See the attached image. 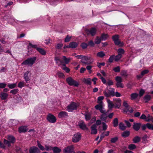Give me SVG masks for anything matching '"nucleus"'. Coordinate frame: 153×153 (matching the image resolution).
I'll use <instances>...</instances> for the list:
<instances>
[{
    "instance_id": "1",
    "label": "nucleus",
    "mask_w": 153,
    "mask_h": 153,
    "mask_svg": "<svg viewBox=\"0 0 153 153\" xmlns=\"http://www.w3.org/2000/svg\"><path fill=\"white\" fill-rule=\"evenodd\" d=\"M36 59V58L35 57L28 58L23 61L22 63V65L32 66L35 62Z\"/></svg>"
},
{
    "instance_id": "2",
    "label": "nucleus",
    "mask_w": 153,
    "mask_h": 153,
    "mask_svg": "<svg viewBox=\"0 0 153 153\" xmlns=\"http://www.w3.org/2000/svg\"><path fill=\"white\" fill-rule=\"evenodd\" d=\"M112 39L114 42V44L116 45L119 47H122L124 45L123 42H121L119 40V36L118 35H115L113 36L112 37Z\"/></svg>"
},
{
    "instance_id": "3",
    "label": "nucleus",
    "mask_w": 153,
    "mask_h": 153,
    "mask_svg": "<svg viewBox=\"0 0 153 153\" xmlns=\"http://www.w3.org/2000/svg\"><path fill=\"white\" fill-rule=\"evenodd\" d=\"M108 92L106 90L104 91V95L107 97H108L110 96H115L114 89L113 88H110L109 89L107 90Z\"/></svg>"
},
{
    "instance_id": "4",
    "label": "nucleus",
    "mask_w": 153,
    "mask_h": 153,
    "mask_svg": "<svg viewBox=\"0 0 153 153\" xmlns=\"http://www.w3.org/2000/svg\"><path fill=\"white\" fill-rule=\"evenodd\" d=\"M77 106L76 103L72 102L67 106V110L68 112H72L74 110H76Z\"/></svg>"
},
{
    "instance_id": "5",
    "label": "nucleus",
    "mask_w": 153,
    "mask_h": 153,
    "mask_svg": "<svg viewBox=\"0 0 153 153\" xmlns=\"http://www.w3.org/2000/svg\"><path fill=\"white\" fill-rule=\"evenodd\" d=\"M83 60L81 61V62L86 65H90L94 61L93 59L90 57L84 56Z\"/></svg>"
},
{
    "instance_id": "6",
    "label": "nucleus",
    "mask_w": 153,
    "mask_h": 153,
    "mask_svg": "<svg viewBox=\"0 0 153 153\" xmlns=\"http://www.w3.org/2000/svg\"><path fill=\"white\" fill-rule=\"evenodd\" d=\"M81 137V135L79 132L75 133L72 138V141L74 143H76L79 141Z\"/></svg>"
},
{
    "instance_id": "7",
    "label": "nucleus",
    "mask_w": 153,
    "mask_h": 153,
    "mask_svg": "<svg viewBox=\"0 0 153 153\" xmlns=\"http://www.w3.org/2000/svg\"><path fill=\"white\" fill-rule=\"evenodd\" d=\"M66 80L68 84L70 85H73L77 87L79 85L78 82L74 80L71 77L68 78Z\"/></svg>"
},
{
    "instance_id": "8",
    "label": "nucleus",
    "mask_w": 153,
    "mask_h": 153,
    "mask_svg": "<svg viewBox=\"0 0 153 153\" xmlns=\"http://www.w3.org/2000/svg\"><path fill=\"white\" fill-rule=\"evenodd\" d=\"M85 31L87 35H91V36H93L96 35L97 30L95 28L93 27L90 29H86L85 30Z\"/></svg>"
},
{
    "instance_id": "9",
    "label": "nucleus",
    "mask_w": 153,
    "mask_h": 153,
    "mask_svg": "<svg viewBox=\"0 0 153 153\" xmlns=\"http://www.w3.org/2000/svg\"><path fill=\"white\" fill-rule=\"evenodd\" d=\"M99 104L96 105L95 106V108L97 110H99L100 112L102 113H103L106 112V111L105 110L103 106V102L102 101L100 102H98Z\"/></svg>"
},
{
    "instance_id": "10",
    "label": "nucleus",
    "mask_w": 153,
    "mask_h": 153,
    "mask_svg": "<svg viewBox=\"0 0 153 153\" xmlns=\"http://www.w3.org/2000/svg\"><path fill=\"white\" fill-rule=\"evenodd\" d=\"M47 120L50 123H55L56 120V119L55 117L51 114H48L46 118Z\"/></svg>"
},
{
    "instance_id": "11",
    "label": "nucleus",
    "mask_w": 153,
    "mask_h": 153,
    "mask_svg": "<svg viewBox=\"0 0 153 153\" xmlns=\"http://www.w3.org/2000/svg\"><path fill=\"white\" fill-rule=\"evenodd\" d=\"M74 146L73 145L68 146L63 149V152L64 153H71L73 152Z\"/></svg>"
},
{
    "instance_id": "12",
    "label": "nucleus",
    "mask_w": 153,
    "mask_h": 153,
    "mask_svg": "<svg viewBox=\"0 0 153 153\" xmlns=\"http://www.w3.org/2000/svg\"><path fill=\"white\" fill-rule=\"evenodd\" d=\"M141 129L143 131H145L146 128H147L149 129H151L153 130V124H151L150 123H147L146 124H144L141 126L140 127Z\"/></svg>"
},
{
    "instance_id": "13",
    "label": "nucleus",
    "mask_w": 153,
    "mask_h": 153,
    "mask_svg": "<svg viewBox=\"0 0 153 153\" xmlns=\"http://www.w3.org/2000/svg\"><path fill=\"white\" fill-rule=\"evenodd\" d=\"M30 153H40V151L36 147L33 146L30 148L29 149Z\"/></svg>"
},
{
    "instance_id": "14",
    "label": "nucleus",
    "mask_w": 153,
    "mask_h": 153,
    "mask_svg": "<svg viewBox=\"0 0 153 153\" xmlns=\"http://www.w3.org/2000/svg\"><path fill=\"white\" fill-rule=\"evenodd\" d=\"M141 126V123H134V125L133 126V129L136 131H138L140 129Z\"/></svg>"
},
{
    "instance_id": "15",
    "label": "nucleus",
    "mask_w": 153,
    "mask_h": 153,
    "mask_svg": "<svg viewBox=\"0 0 153 153\" xmlns=\"http://www.w3.org/2000/svg\"><path fill=\"white\" fill-rule=\"evenodd\" d=\"M58 116L59 118H63L68 117V114L65 111H62L59 113Z\"/></svg>"
},
{
    "instance_id": "16",
    "label": "nucleus",
    "mask_w": 153,
    "mask_h": 153,
    "mask_svg": "<svg viewBox=\"0 0 153 153\" xmlns=\"http://www.w3.org/2000/svg\"><path fill=\"white\" fill-rule=\"evenodd\" d=\"M97 126L95 124L93 125L91 127V134H95L97 132Z\"/></svg>"
},
{
    "instance_id": "17",
    "label": "nucleus",
    "mask_w": 153,
    "mask_h": 153,
    "mask_svg": "<svg viewBox=\"0 0 153 153\" xmlns=\"http://www.w3.org/2000/svg\"><path fill=\"white\" fill-rule=\"evenodd\" d=\"M78 125L79 128L82 130H85L87 129L86 126L83 121H81L79 123Z\"/></svg>"
},
{
    "instance_id": "18",
    "label": "nucleus",
    "mask_w": 153,
    "mask_h": 153,
    "mask_svg": "<svg viewBox=\"0 0 153 153\" xmlns=\"http://www.w3.org/2000/svg\"><path fill=\"white\" fill-rule=\"evenodd\" d=\"M27 127L25 126H22L19 128V133H24L26 132L27 129Z\"/></svg>"
},
{
    "instance_id": "19",
    "label": "nucleus",
    "mask_w": 153,
    "mask_h": 153,
    "mask_svg": "<svg viewBox=\"0 0 153 153\" xmlns=\"http://www.w3.org/2000/svg\"><path fill=\"white\" fill-rule=\"evenodd\" d=\"M7 139L10 143H14L15 142V138L13 136L8 135Z\"/></svg>"
},
{
    "instance_id": "20",
    "label": "nucleus",
    "mask_w": 153,
    "mask_h": 153,
    "mask_svg": "<svg viewBox=\"0 0 153 153\" xmlns=\"http://www.w3.org/2000/svg\"><path fill=\"white\" fill-rule=\"evenodd\" d=\"M0 96L2 100H5L8 97V94L7 93L1 92L0 93Z\"/></svg>"
},
{
    "instance_id": "21",
    "label": "nucleus",
    "mask_w": 153,
    "mask_h": 153,
    "mask_svg": "<svg viewBox=\"0 0 153 153\" xmlns=\"http://www.w3.org/2000/svg\"><path fill=\"white\" fill-rule=\"evenodd\" d=\"M29 73V71H27L24 74V77L26 82H27L28 81L30 80V79L28 76Z\"/></svg>"
},
{
    "instance_id": "22",
    "label": "nucleus",
    "mask_w": 153,
    "mask_h": 153,
    "mask_svg": "<svg viewBox=\"0 0 153 153\" xmlns=\"http://www.w3.org/2000/svg\"><path fill=\"white\" fill-rule=\"evenodd\" d=\"M107 112L102 113L100 116V119L102 120L105 121L106 120L108 117Z\"/></svg>"
},
{
    "instance_id": "23",
    "label": "nucleus",
    "mask_w": 153,
    "mask_h": 153,
    "mask_svg": "<svg viewBox=\"0 0 153 153\" xmlns=\"http://www.w3.org/2000/svg\"><path fill=\"white\" fill-rule=\"evenodd\" d=\"M141 140V138L138 136H136L133 139L132 141L133 143H136L140 142Z\"/></svg>"
},
{
    "instance_id": "24",
    "label": "nucleus",
    "mask_w": 153,
    "mask_h": 153,
    "mask_svg": "<svg viewBox=\"0 0 153 153\" xmlns=\"http://www.w3.org/2000/svg\"><path fill=\"white\" fill-rule=\"evenodd\" d=\"M69 45L70 48H75L77 47L78 43L75 42H72L69 43Z\"/></svg>"
},
{
    "instance_id": "25",
    "label": "nucleus",
    "mask_w": 153,
    "mask_h": 153,
    "mask_svg": "<svg viewBox=\"0 0 153 153\" xmlns=\"http://www.w3.org/2000/svg\"><path fill=\"white\" fill-rule=\"evenodd\" d=\"M37 50L42 55H45L46 54V52L42 48H37Z\"/></svg>"
},
{
    "instance_id": "26",
    "label": "nucleus",
    "mask_w": 153,
    "mask_h": 153,
    "mask_svg": "<svg viewBox=\"0 0 153 153\" xmlns=\"http://www.w3.org/2000/svg\"><path fill=\"white\" fill-rule=\"evenodd\" d=\"M83 82L84 83L87 85H90L91 84V79L90 78H84L83 79Z\"/></svg>"
},
{
    "instance_id": "27",
    "label": "nucleus",
    "mask_w": 153,
    "mask_h": 153,
    "mask_svg": "<svg viewBox=\"0 0 153 153\" xmlns=\"http://www.w3.org/2000/svg\"><path fill=\"white\" fill-rule=\"evenodd\" d=\"M52 149L54 153H59L61 151V149L56 146L53 147Z\"/></svg>"
},
{
    "instance_id": "28",
    "label": "nucleus",
    "mask_w": 153,
    "mask_h": 153,
    "mask_svg": "<svg viewBox=\"0 0 153 153\" xmlns=\"http://www.w3.org/2000/svg\"><path fill=\"white\" fill-rule=\"evenodd\" d=\"M130 134V131H126L122 134V136L123 137H128Z\"/></svg>"
},
{
    "instance_id": "29",
    "label": "nucleus",
    "mask_w": 153,
    "mask_h": 153,
    "mask_svg": "<svg viewBox=\"0 0 153 153\" xmlns=\"http://www.w3.org/2000/svg\"><path fill=\"white\" fill-rule=\"evenodd\" d=\"M109 37V36L108 34L102 33L101 35V38L103 40H106Z\"/></svg>"
},
{
    "instance_id": "30",
    "label": "nucleus",
    "mask_w": 153,
    "mask_h": 153,
    "mask_svg": "<svg viewBox=\"0 0 153 153\" xmlns=\"http://www.w3.org/2000/svg\"><path fill=\"white\" fill-rule=\"evenodd\" d=\"M97 56L99 57L102 58L105 56V54L103 51H101L97 53Z\"/></svg>"
},
{
    "instance_id": "31",
    "label": "nucleus",
    "mask_w": 153,
    "mask_h": 153,
    "mask_svg": "<svg viewBox=\"0 0 153 153\" xmlns=\"http://www.w3.org/2000/svg\"><path fill=\"white\" fill-rule=\"evenodd\" d=\"M55 60L56 61V63L59 66L62 62L60 59L58 57H56L55 58Z\"/></svg>"
},
{
    "instance_id": "32",
    "label": "nucleus",
    "mask_w": 153,
    "mask_h": 153,
    "mask_svg": "<svg viewBox=\"0 0 153 153\" xmlns=\"http://www.w3.org/2000/svg\"><path fill=\"white\" fill-rule=\"evenodd\" d=\"M152 121L153 123V117L151 116L149 114H148L147 115V120H146V122H149Z\"/></svg>"
},
{
    "instance_id": "33",
    "label": "nucleus",
    "mask_w": 153,
    "mask_h": 153,
    "mask_svg": "<svg viewBox=\"0 0 153 153\" xmlns=\"http://www.w3.org/2000/svg\"><path fill=\"white\" fill-rule=\"evenodd\" d=\"M119 128L122 130H124L126 128V126L122 123H120L119 125Z\"/></svg>"
},
{
    "instance_id": "34",
    "label": "nucleus",
    "mask_w": 153,
    "mask_h": 153,
    "mask_svg": "<svg viewBox=\"0 0 153 153\" xmlns=\"http://www.w3.org/2000/svg\"><path fill=\"white\" fill-rule=\"evenodd\" d=\"M107 101L108 105V107L109 108H113L114 107V105L112 103V102L110 101L109 100H108Z\"/></svg>"
},
{
    "instance_id": "35",
    "label": "nucleus",
    "mask_w": 153,
    "mask_h": 153,
    "mask_svg": "<svg viewBox=\"0 0 153 153\" xmlns=\"http://www.w3.org/2000/svg\"><path fill=\"white\" fill-rule=\"evenodd\" d=\"M138 94L136 93H133L131 95V99L134 100L136 99L138 96Z\"/></svg>"
},
{
    "instance_id": "36",
    "label": "nucleus",
    "mask_w": 153,
    "mask_h": 153,
    "mask_svg": "<svg viewBox=\"0 0 153 153\" xmlns=\"http://www.w3.org/2000/svg\"><path fill=\"white\" fill-rule=\"evenodd\" d=\"M102 39L99 36H97L95 39V43L97 44H99L101 41Z\"/></svg>"
},
{
    "instance_id": "37",
    "label": "nucleus",
    "mask_w": 153,
    "mask_h": 153,
    "mask_svg": "<svg viewBox=\"0 0 153 153\" xmlns=\"http://www.w3.org/2000/svg\"><path fill=\"white\" fill-rule=\"evenodd\" d=\"M122 57V55L118 54L116 56H115L114 60L116 62L118 61Z\"/></svg>"
},
{
    "instance_id": "38",
    "label": "nucleus",
    "mask_w": 153,
    "mask_h": 153,
    "mask_svg": "<svg viewBox=\"0 0 153 153\" xmlns=\"http://www.w3.org/2000/svg\"><path fill=\"white\" fill-rule=\"evenodd\" d=\"M62 68L65 70L67 73H68L70 71V69L68 68L67 67L66 65L64 64L62 65Z\"/></svg>"
},
{
    "instance_id": "39",
    "label": "nucleus",
    "mask_w": 153,
    "mask_h": 153,
    "mask_svg": "<svg viewBox=\"0 0 153 153\" xmlns=\"http://www.w3.org/2000/svg\"><path fill=\"white\" fill-rule=\"evenodd\" d=\"M151 99V96L149 95H146L144 97V100H145V102H147Z\"/></svg>"
},
{
    "instance_id": "40",
    "label": "nucleus",
    "mask_w": 153,
    "mask_h": 153,
    "mask_svg": "<svg viewBox=\"0 0 153 153\" xmlns=\"http://www.w3.org/2000/svg\"><path fill=\"white\" fill-rule=\"evenodd\" d=\"M118 120L117 118H115L113 121V126L114 127H116L118 125Z\"/></svg>"
},
{
    "instance_id": "41",
    "label": "nucleus",
    "mask_w": 153,
    "mask_h": 153,
    "mask_svg": "<svg viewBox=\"0 0 153 153\" xmlns=\"http://www.w3.org/2000/svg\"><path fill=\"white\" fill-rule=\"evenodd\" d=\"M127 71L125 70H123L121 72L120 74L122 76L127 77L128 76V74H127Z\"/></svg>"
},
{
    "instance_id": "42",
    "label": "nucleus",
    "mask_w": 153,
    "mask_h": 153,
    "mask_svg": "<svg viewBox=\"0 0 153 153\" xmlns=\"http://www.w3.org/2000/svg\"><path fill=\"white\" fill-rule=\"evenodd\" d=\"M136 147V145L134 144H130L128 146V149L131 150L135 149Z\"/></svg>"
},
{
    "instance_id": "43",
    "label": "nucleus",
    "mask_w": 153,
    "mask_h": 153,
    "mask_svg": "<svg viewBox=\"0 0 153 153\" xmlns=\"http://www.w3.org/2000/svg\"><path fill=\"white\" fill-rule=\"evenodd\" d=\"M116 85L117 88H123L124 87L122 83V82H117Z\"/></svg>"
},
{
    "instance_id": "44",
    "label": "nucleus",
    "mask_w": 153,
    "mask_h": 153,
    "mask_svg": "<svg viewBox=\"0 0 153 153\" xmlns=\"http://www.w3.org/2000/svg\"><path fill=\"white\" fill-rule=\"evenodd\" d=\"M114 55H112L108 59V62L110 63H112L113 62V60L114 59Z\"/></svg>"
},
{
    "instance_id": "45",
    "label": "nucleus",
    "mask_w": 153,
    "mask_h": 153,
    "mask_svg": "<svg viewBox=\"0 0 153 153\" xmlns=\"http://www.w3.org/2000/svg\"><path fill=\"white\" fill-rule=\"evenodd\" d=\"M25 82L24 81L21 82L18 84V87L21 88L22 87H24L25 86Z\"/></svg>"
},
{
    "instance_id": "46",
    "label": "nucleus",
    "mask_w": 153,
    "mask_h": 153,
    "mask_svg": "<svg viewBox=\"0 0 153 153\" xmlns=\"http://www.w3.org/2000/svg\"><path fill=\"white\" fill-rule=\"evenodd\" d=\"M19 90L18 89H15L10 91V93L13 94H16L18 93Z\"/></svg>"
},
{
    "instance_id": "47",
    "label": "nucleus",
    "mask_w": 153,
    "mask_h": 153,
    "mask_svg": "<svg viewBox=\"0 0 153 153\" xmlns=\"http://www.w3.org/2000/svg\"><path fill=\"white\" fill-rule=\"evenodd\" d=\"M88 46V45L85 42L82 43L80 45L81 48L83 49H85L87 48V46Z\"/></svg>"
},
{
    "instance_id": "48",
    "label": "nucleus",
    "mask_w": 153,
    "mask_h": 153,
    "mask_svg": "<svg viewBox=\"0 0 153 153\" xmlns=\"http://www.w3.org/2000/svg\"><path fill=\"white\" fill-rule=\"evenodd\" d=\"M63 59L64 61L66 64H68L70 62V58H67L65 56H63Z\"/></svg>"
},
{
    "instance_id": "49",
    "label": "nucleus",
    "mask_w": 153,
    "mask_h": 153,
    "mask_svg": "<svg viewBox=\"0 0 153 153\" xmlns=\"http://www.w3.org/2000/svg\"><path fill=\"white\" fill-rule=\"evenodd\" d=\"M115 79L117 82H122V78L119 76H117L115 78Z\"/></svg>"
},
{
    "instance_id": "50",
    "label": "nucleus",
    "mask_w": 153,
    "mask_h": 153,
    "mask_svg": "<svg viewBox=\"0 0 153 153\" xmlns=\"http://www.w3.org/2000/svg\"><path fill=\"white\" fill-rule=\"evenodd\" d=\"M118 54H120V55H122L125 52V51L122 48H119L118 50Z\"/></svg>"
},
{
    "instance_id": "51",
    "label": "nucleus",
    "mask_w": 153,
    "mask_h": 153,
    "mask_svg": "<svg viewBox=\"0 0 153 153\" xmlns=\"http://www.w3.org/2000/svg\"><path fill=\"white\" fill-rule=\"evenodd\" d=\"M113 71L116 72H119L120 71V68L119 66H117L113 69Z\"/></svg>"
},
{
    "instance_id": "52",
    "label": "nucleus",
    "mask_w": 153,
    "mask_h": 153,
    "mask_svg": "<svg viewBox=\"0 0 153 153\" xmlns=\"http://www.w3.org/2000/svg\"><path fill=\"white\" fill-rule=\"evenodd\" d=\"M118 140V138L117 137H115L114 138H111V142L112 143H115Z\"/></svg>"
},
{
    "instance_id": "53",
    "label": "nucleus",
    "mask_w": 153,
    "mask_h": 153,
    "mask_svg": "<svg viewBox=\"0 0 153 153\" xmlns=\"http://www.w3.org/2000/svg\"><path fill=\"white\" fill-rule=\"evenodd\" d=\"M16 86V83L9 84L8 85L9 88L10 89H13L15 88Z\"/></svg>"
},
{
    "instance_id": "54",
    "label": "nucleus",
    "mask_w": 153,
    "mask_h": 153,
    "mask_svg": "<svg viewBox=\"0 0 153 153\" xmlns=\"http://www.w3.org/2000/svg\"><path fill=\"white\" fill-rule=\"evenodd\" d=\"M4 143L5 144L7 145L9 147H10L11 146V144H10V143L9 140H7L5 139H4Z\"/></svg>"
},
{
    "instance_id": "55",
    "label": "nucleus",
    "mask_w": 153,
    "mask_h": 153,
    "mask_svg": "<svg viewBox=\"0 0 153 153\" xmlns=\"http://www.w3.org/2000/svg\"><path fill=\"white\" fill-rule=\"evenodd\" d=\"M63 45L61 43L57 44L55 48L57 49H61Z\"/></svg>"
},
{
    "instance_id": "56",
    "label": "nucleus",
    "mask_w": 153,
    "mask_h": 153,
    "mask_svg": "<svg viewBox=\"0 0 153 153\" xmlns=\"http://www.w3.org/2000/svg\"><path fill=\"white\" fill-rule=\"evenodd\" d=\"M71 37V36H69V35H68L65 39V42H69L70 41Z\"/></svg>"
},
{
    "instance_id": "57",
    "label": "nucleus",
    "mask_w": 153,
    "mask_h": 153,
    "mask_svg": "<svg viewBox=\"0 0 153 153\" xmlns=\"http://www.w3.org/2000/svg\"><path fill=\"white\" fill-rule=\"evenodd\" d=\"M37 143L38 147L42 151H44L45 150V149L44 147L42 146L38 142Z\"/></svg>"
},
{
    "instance_id": "58",
    "label": "nucleus",
    "mask_w": 153,
    "mask_h": 153,
    "mask_svg": "<svg viewBox=\"0 0 153 153\" xmlns=\"http://www.w3.org/2000/svg\"><path fill=\"white\" fill-rule=\"evenodd\" d=\"M140 119H143L146 121L147 120V116L145 114H142L140 117Z\"/></svg>"
},
{
    "instance_id": "59",
    "label": "nucleus",
    "mask_w": 153,
    "mask_h": 153,
    "mask_svg": "<svg viewBox=\"0 0 153 153\" xmlns=\"http://www.w3.org/2000/svg\"><path fill=\"white\" fill-rule=\"evenodd\" d=\"M149 72V71L147 70H145L143 71H142L141 73V75L143 76L145 74H147Z\"/></svg>"
},
{
    "instance_id": "60",
    "label": "nucleus",
    "mask_w": 153,
    "mask_h": 153,
    "mask_svg": "<svg viewBox=\"0 0 153 153\" xmlns=\"http://www.w3.org/2000/svg\"><path fill=\"white\" fill-rule=\"evenodd\" d=\"M92 68V66L91 65H88L86 67V69L89 71V72L90 74L92 72L91 70Z\"/></svg>"
},
{
    "instance_id": "61",
    "label": "nucleus",
    "mask_w": 153,
    "mask_h": 153,
    "mask_svg": "<svg viewBox=\"0 0 153 153\" xmlns=\"http://www.w3.org/2000/svg\"><path fill=\"white\" fill-rule=\"evenodd\" d=\"M16 150L17 152L19 153H22V152L21 149L19 147H16Z\"/></svg>"
},
{
    "instance_id": "62",
    "label": "nucleus",
    "mask_w": 153,
    "mask_h": 153,
    "mask_svg": "<svg viewBox=\"0 0 153 153\" xmlns=\"http://www.w3.org/2000/svg\"><path fill=\"white\" fill-rule=\"evenodd\" d=\"M105 63L104 62H102V63H99L98 62L97 63V65L98 67L100 68H101V65L104 66L105 65Z\"/></svg>"
},
{
    "instance_id": "63",
    "label": "nucleus",
    "mask_w": 153,
    "mask_h": 153,
    "mask_svg": "<svg viewBox=\"0 0 153 153\" xmlns=\"http://www.w3.org/2000/svg\"><path fill=\"white\" fill-rule=\"evenodd\" d=\"M85 119L87 120H89L91 118V115L89 114H85Z\"/></svg>"
},
{
    "instance_id": "64",
    "label": "nucleus",
    "mask_w": 153,
    "mask_h": 153,
    "mask_svg": "<svg viewBox=\"0 0 153 153\" xmlns=\"http://www.w3.org/2000/svg\"><path fill=\"white\" fill-rule=\"evenodd\" d=\"M88 45L91 47H93L94 45V44L92 41L91 40L88 42Z\"/></svg>"
}]
</instances>
